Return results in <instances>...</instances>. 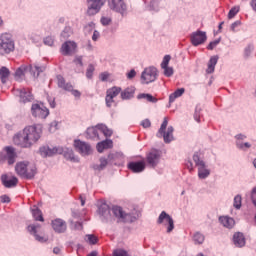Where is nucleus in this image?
Masks as SVG:
<instances>
[{"label":"nucleus","mask_w":256,"mask_h":256,"mask_svg":"<svg viewBox=\"0 0 256 256\" xmlns=\"http://www.w3.org/2000/svg\"><path fill=\"white\" fill-rule=\"evenodd\" d=\"M39 152L41 157H53V155H63L64 153V157L68 161H73L74 163H77V161H79V159L75 157V153H73L72 149H63V147L61 146L53 148L43 146L39 149Z\"/></svg>","instance_id":"obj_1"},{"label":"nucleus","mask_w":256,"mask_h":256,"mask_svg":"<svg viewBox=\"0 0 256 256\" xmlns=\"http://www.w3.org/2000/svg\"><path fill=\"white\" fill-rule=\"evenodd\" d=\"M42 131L37 126H28L23 130L22 147L29 148L33 143H37L41 139Z\"/></svg>","instance_id":"obj_2"},{"label":"nucleus","mask_w":256,"mask_h":256,"mask_svg":"<svg viewBox=\"0 0 256 256\" xmlns=\"http://www.w3.org/2000/svg\"><path fill=\"white\" fill-rule=\"evenodd\" d=\"M15 171L22 179H34L37 175V167L25 161L16 163Z\"/></svg>","instance_id":"obj_3"},{"label":"nucleus","mask_w":256,"mask_h":256,"mask_svg":"<svg viewBox=\"0 0 256 256\" xmlns=\"http://www.w3.org/2000/svg\"><path fill=\"white\" fill-rule=\"evenodd\" d=\"M45 71L44 66H27V65H22L20 66L16 72H15V79L16 81H21L23 77H25V73L30 72L33 77H39L40 73H43Z\"/></svg>","instance_id":"obj_4"},{"label":"nucleus","mask_w":256,"mask_h":256,"mask_svg":"<svg viewBox=\"0 0 256 256\" xmlns=\"http://www.w3.org/2000/svg\"><path fill=\"white\" fill-rule=\"evenodd\" d=\"M15 51V41L9 33H3L0 36V55H9Z\"/></svg>","instance_id":"obj_5"},{"label":"nucleus","mask_w":256,"mask_h":256,"mask_svg":"<svg viewBox=\"0 0 256 256\" xmlns=\"http://www.w3.org/2000/svg\"><path fill=\"white\" fill-rule=\"evenodd\" d=\"M168 125H169V120L167 119V117H165L160 126V129L156 134V137H159V138L163 137L164 143H171V141L175 139L173 137V132L175 131V129L173 128V126H169L167 128Z\"/></svg>","instance_id":"obj_6"},{"label":"nucleus","mask_w":256,"mask_h":256,"mask_svg":"<svg viewBox=\"0 0 256 256\" xmlns=\"http://www.w3.org/2000/svg\"><path fill=\"white\" fill-rule=\"evenodd\" d=\"M17 153L12 146H5L0 152V163H8V165L15 164Z\"/></svg>","instance_id":"obj_7"},{"label":"nucleus","mask_w":256,"mask_h":256,"mask_svg":"<svg viewBox=\"0 0 256 256\" xmlns=\"http://www.w3.org/2000/svg\"><path fill=\"white\" fill-rule=\"evenodd\" d=\"M193 161L198 167V177L199 179H207L209 175H211V171L207 169V166L205 165V161L201 160V157H199V153H195L193 155Z\"/></svg>","instance_id":"obj_8"},{"label":"nucleus","mask_w":256,"mask_h":256,"mask_svg":"<svg viewBox=\"0 0 256 256\" xmlns=\"http://www.w3.org/2000/svg\"><path fill=\"white\" fill-rule=\"evenodd\" d=\"M157 68L150 66L145 68L141 74V83L142 85H149V83H153L157 81Z\"/></svg>","instance_id":"obj_9"},{"label":"nucleus","mask_w":256,"mask_h":256,"mask_svg":"<svg viewBox=\"0 0 256 256\" xmlns=\"http://www.w3.org/2000/svg\"><path fill=\"white\" fill-rule=\"evenodd\" d=\"M112 213L121 223H133V221H135V217L129 213H124L123 208L120 206H113Z\"/></svg>","instance_id":"obj_10"},{"label":"nucleus","mask_w":256,"mask_h":256,"mask_svg":"<svg viewBox=\"0 0 256 256\" xmlns=\"http://www.w3.org/2000/svg\"><path fill=\"white\" fill-rule=\"evenodd\" d=\"M158 225H164V227H167V233H171L173 229H175V221H173V218L171 215L167 214V212L162 211L158 217L157 220Z\"/></svg>","instance_id":"obj_11"},{"label":"nucleus","mask_w":256,"mask_h":256,"mask_svg":"<svg viewBox=\"0 0 256 256\" xmlns=\"http://www.w3.org/2000/svg\"><path fill=\"white\" fill-rule=\"evenodd\" d=\"M161 161V152L157 149H151L146 154V163L149 167H152L155 169L157 165H159V162Z\"/></svg>","instance_id":"obj_12"},{"label":"nucleus","mask_w":256,"mask_h":256,"mask_svg":"<svg viewBox=\"0 0 256 256\" xmlns=\"http://www.w3.org/2000/svg\"><path fill=\"white\" fill-rule=\"evenodd\" d=\"M31 113L33 117L38 119H47V117H49V109L43 104H32Z\"/></svg>","instance_id":"obj_13"},{"label":"nucleus","mask_w":256,"mask_h":256,"mask_svg":"<svg viewBox=\"0 0 256 256\" xmlns=\"http://www.w3.org/2000/svg\"><path fill=\"white\" fill-rule=\"evenodd\" d=\"M105 3H107V0H87V14L90 15V17L97 15Z\"/></svg>","instance_id":"obj_14"},{"label":"nucleus","mask_w":256,"mask_h":256,"mask_svg":"<svg viewBox=\"0 0 256 256\" xmlns=\"http://www.w3.org/2000/svg\"><path fill=\"white\" fill-rule=\"evenodd\" d=\"M190 41L194 47H199V45H203L207 41V33L201 30L193 32L190 36Z\"/></svg>","instance_id":"obj_15"},{"label":"nucleus","mask_w":256,"mask_h":256,"mask_svg":"<svg viewBox=\"0 0 256 256\" xmlns=\"http://www.w3.org/2000/svg\"><path fill=\"white\" fill-rule=\"evenodd\" d=\"M121 93V87L114 86L106 91V106L113 107V103H115V97Z\"/></svg>","instance_id":"obj_16"},{"label":"nucleus","mask_w":256,"mask_h":256,"mask_svg":"<svg viewBox=\"0 0 256 256\" xmlns=\"http://www.w3.org/2000/svg\"><path fill=\"white\" fill-rule=\"evenodd\" d=\"M74 147L76 151H78V153H80L81 155H91L93 151L89 143L83 142L81 140H75Z\"/></svg>","instance_id":"obj_17"},{"label":"nucleus","mask_w":256,"mask_h":256,"mask_svg":"<svg viewBox=\"0 0 256 256\" xmlns=\"http://www.w3.org/2000/svg\"><path fill=\"white\" fill-rule=\"evenodd\" d=\"M77 49V43L74 41H66L61 46V53L62 55H73L75 53V50Z\"/></svg>","instance_id":"obj_18"},{"label":"nucleus","mask_w":256,"mask_h":256,"mask_svg":"<svg viewBox=\"0 0 256 256\" xmlns=\"http://www.w3.org/2000/svg\"><path fill=\"white\" fill-rule=\"evenodd\" d=\"M51 225L55 233H65L67 231V222L61 218L52 220Z\"/></svg>","instance_id":"obj_19"},{"label":"nucleus","mask_w":256,"mask_h":256,"mask_svg":"<svg viewBox=\"0 0 256 256\" xmlns=\"http://www.w3.org/2000/svg\"><path fill=\"white\" fill-rule=\"evenodd\" d=\"M2 185L7 189H11L12 187H17V183H19V179L15 176L9 177L7 174H3L1 176Z\"/></svg>","instance_id":"obj_20"},{"label":"nucleus","mask_w":256,"mask_h":256,"mask_svg":"<svg viewBox=\"0 0 256 256\" xmlns=\"http://www.w3.org/2000/svg\"><path fill=\"white\" fill-rule=\"evenodd\" d=\"M108 5L110 9L116 11L117 13H123V11L127 9V6L125 5V2H123V0H109Z\"/></svg>","instance_id":"obj_21"},{"label":"nucleus","mask_w":256,"mask_h":256,"mask_svg":"<svg viewBox=\"0 0 256 256\" xmlns=\"http://www.w3.org/2000/svg\"><path fill=\"white\" fill-rule=\"evenodd\" d=\"M98 213L102 221H111V208L107 204H101L98 208Z\"/></svg>","instance_id":"obj_22"},{"label":"nucleus","mask_w":256,"mask_h":256,"mask_svg":"<svg viewBox=\"0 0 256 256\" xmlns=\"http://www.w3.org/2000/svg\"><path fill=\"white\" fill-rule=\"evenodd\" d=\"M127 168L132 171V173H143V171H145V161L130 162Z\"/></svg>","instance_id":"obj_23"},{"label":"nucleus","mask_w":256,"mask_h":256,"mask_svg":"<svg viewBox=\"0 0 256 256\" xmlns=\"http://www.w3.org/2000/svg\"><path fill=\"white\" fill-rule=\"evenodd\" d=\"M16 93L20 97V103H30V101H33V94L25 88L16 90Z\"/></svg>","instance_id":"obj_24"},{"label":"nucleus","mask_w":256,"mask_h":256,"mask_svg":"<svg viewBox=\"0 0 256 256\" xmlns=\"http://www.w3.org/2000/svg\"><path fill=\"white\" fill-rule=\"evenodd\" d=\"M96 149L98 153H103L105 149H113V140L106 139L98 142L96 145Z\"/></svg>","instance_id":"obj_25"},{"label":"nucleus","mask_w":256,"mask_h":256,"mask_svg":"<svg viewBox=\"0 0 256 256\" xmlns=\"http://www.w3.org/2000/svg\"><path fill=\"white\" fill-rule=\"evenodd\" d=\"M219 222L223 227H226V229H233L235 227V219L229 216H220Z\"/></svg>","instance_id":"obj_26"},{"label":"nucleus","mask_w":256,"mask_h":256,"mask_svg":"<svg viewBox=\"0 0 256 256\" xmlns=\"http://www.w3.org/2000/svg\"><path fill=\"white\" fill-rule=\"evenodd\" d=\"M135 95V87L131 86L128 87L126 89H124L123 91L121 90L120 92V97L121 99H123V101L127 100V99H133Z\"/></svg>","instance_id":"obj_27"},{"label":"nucleus","mask_w":256,"mask_h":256,"mask_svg":"<svg viewBox=\"0 0 256 256\" xmlns=\"http://www.w3.org/2000/svg\"><path fill=\"white\" fill-rule=\"evenodd\" d=\"M233 241L236 247H245V236L243 235V233H235L233 236Z\"/></svg>","instance_id":"obj_28"},{"label":"nucleus","mask_w":256,"mask_h":256,"mask_svg":"<svg viewBox=\"0 0 256 256\" xmlns=\"http://www.w3.org/2000/svg\"><path fill=\"white\" fill-rule=\"evenodd\" d=\"M219 61V56H212L208 62V67L206 69V73L208 75H211V73H215V66L217 65V62Z\"/></svg>","instance_id":"obj_29"},{"label":"nucleus","mask_w":256,"mask_h":256,"mask_svg":"<svg viewBox=\"0 0 256 256\" xmlns=\"http://www.w3.org/2000/svg\"><path fill=\"white\" fill-rule=\"evenodd\" d=\"M57 81L58 87H60V89H64V91H72L73 85H71V83H65V78H63V76L58 75Z\"/></svg>","instance_id":"obj_30"},{"label":"nucleus","mask_w":256,"mask_h":256,"mask_svg":"<svg viewBox=\"0 0 256 256\" xmlns=\"http://www.w3.org/2000/svg\"><path fill=\"white\" fill-rule=\"evenodd\" d=\"M86 139H97L99 141V131L97 130V126L95 127H90L86 130Z\"/></svg>","instance_id":"obj_31"},{"label":"nucleus","mask_w":256,"mask_h":256,"mask_svg":"<svg viewBox=\"0 0 256 256\" xmlns=\"http://www.w3.org/2000/svg\"><path fill=\"white\" fill-rule=\"evenodd\" d=\"M9 75H11V71H9V68L2 66L0 68V80L3 85L7 83V80L9 79Z\"/></svg>","instance_id":"obj_32"},{"label":"nucleus","mask_w":256,"mask_h":256,"mask_svg":"<svg viewBox=\"0 0 256 256\" xmlns=\"http://www.w3.org/2000/svg\"><path fill=\"white\" fill-rule=\"evenodd\" d=\"M38 227H39V226L29 225V226H28V231H29L30 233H33V235H34L36 241H39L40 243H45V241H47V239H45L44 237H41V236H39V234H37V228H38Z\"/></svg>","instance_id":"obj_33"},{"label":"nucleus","mask_w":256,"mask_h":256,"mask_svg":"<svg viewBox=\"0 0 256 256\" xmlns=\"http://www.w3.org/2000/svg\"><path fill=\"white\" fill-rule=\"evenodd\" d=\"M185 93V88H178L169 96V103H174L175 99H179Z\"/></svg>","instance_id":"obj_34"},{"label":"nucleus","mask_w":256,"mask_h":256,"mask_svg":"<svg viewBox=\"0 0 256 256\" xmlns=\"http://www.w3.org/2000/svg\"><path fill=\"white\" fill-rule=\"evenodd\" d=\"M96 127L100 133H103L104 137L113 135V130L109 129L105 124H98Z\"/></svg>","instance_id":"obj_35"},{"label":"nucleus","mask_w":256,"mask_h":256,"mask_svg":"<svg viewBox=\"0 0 256 256\" xmlns=\"http://www.w3.org/2000/svg\"><path fill=\"white\" fill-rule=\"evenodd\" d=\"M32 216L35 219V221H45V219H43V212H41V210L37 206H33Z\"/></svg>","instance_id":"obj_36"},{"label":"nucleus","mask_w":256,"mask_h":256,"mask_svg":"<svg viewBox=\"0 0 256 256\" xmlns=\"http://www.w3.org/2000/svg\"><path fill=\"white\" fill-rule=\"evenodd\" d=\"M193 241L195 245H203L205 242V235H203L201 232H196L193 235Z\"/></svg>","instance_id":"obj_37"},{"label":"nucleus","mask_w":256,"mask_h":256,"mask_svg":"<svg viewBox=\"0 0 256 256\" xmlns=\"http://www.w3.org/2000/svg\"><path fill=\"white\" fill-rule=\"evenodd\" d=\"M138 99H147L150 103H157V98L153 97V95L151 94H139L137 96Z\"/></svg>","instance_id":"obj_38"},{"label":"nucleus","mask_w":256,"mask_h":256,"mask_svg":"<svg viewBox=\"0 0 256 256\" xmlns=\"http://www.w3.org/2000/svg\"><path fill=\"white\" fill-rule=\"evenodd\" d=\"M73 35V30L71 27H65L64 30L61 33V38L62 39H69Z\"/></svg>","instance_id":"obj_39"},{"label":"nucleus","mask_w":256,"mask_h":256,"mask_svg":"<svg viewBox=\"0 0 256 256\" xmlns=\"http://www.w3.org/2000/svg\"><path fill=\"white\" fill-rule=\"evenodd\" d=\"M85 241H87V243H89L90 245H97V236L93 235V234H87L85 236Z\"/></svg>","instance_id":"obj_40"},{"label":"nucleus","mask_w":256,"mask_h":256,"mask_svg":"<svg viewBox=\"0 0 256 256\" xmlns=\"http://www.w3.org/2000/svg\"><path fill=\"white\" fill-rule=\"evenodd\" d=\"M108 163L109 162L106 160V158H100V165H95L94 169H96L98 171H103V169H105V167H107Z\"/></svg>","instance_id":"obj_41"},{"label":"nucleus","mask_w":256,"mask_h":256,"mask_svg":"<svg viewBox=\"0 0 256 256\" xmlns=\"http://www.w3.org/2000/svg\"><path fill=\"white\" fill-rule=\"evenodd\" d=\"M241 205H242V198L241 195H236L234 197V202H233V207L235 209H241Z\"/></svg>","instance_id":"obj_42"},{"label":"nucleus","mask_w":256,"mask_h":256,"mask_svg":"<svg viewBox=\"0 0 256 256\" xmlns=\"http://www.w3.org/2000/svg\"><path fill=\"white\" fill-rule=\"evenodd\" d=\"M95 72V66L93 64H89L87 70H86V77L87 79L93 78V73Z\"/></svg>","instance_id":"obj_43"},{"label":"nucleus","mask_w":256,"mask_h":256,"mask_svg":"<svg viewBox=\"0 0 256 256\" xmlns=\"http://www.w3.org/2000/svg\"><path fill=\"white\" fill-rule=\"evenodd\" d=\"M71 229L73 231H83V223L81 222H72Z\"/></svg>","instance_id":"obj_44"},{"label":"nucleus","mask_w":256,"mask_h":256,"mask_svg":"<svg viewBox=\"0 0 256 256\" xmlns=\"http://www.w3.org/2000/svg\"><path fill=\"white\" fill-rule=\"evenodd\" d=\"M194 119L197 121V123L201 122V106H196Z\"/></svg>","instance_id":"obj_45"},{"label":"nucleus","mask_w":256,"mask_h":256,"mask_svg":"<svg viewBox=\"0 0 256 256\" xmlns=\"http://www.w3.org/2000/svg\"><path fill=\"white\" fill-rule=\"evenodd\" d=\"M237 13H239V6H235V7L231 8L228 13V19H233V17H235V15H237Z\"/></svg>","instance_id":"obj_46"},{"label":"nucleus","mask_w":256,"mask_h":256,"mask_svg":"<svg viewBox=\"0 0 256 256\" xmlns=\"http://www.w3.org/2000/svg\"><path fill=\"white\" fill-rule=\"evenodd\" d=\"M236 145L238 149H242L243 151H245V149L251 148V145L249 144V142L243 143V142L237 141Z\"/></svg>","instance_id":"obj_47"},{"label":"nucleus","mask_w":256,"mask_h":256,"mask_svg":"<svg viewBox=\"0 0 256 256\" xmlns=\"http://www.w3.org/2000/svg\"><path fill=\"white\" fill-rule=\"evenodd\" d=\"M55 44V38L48 36L46 38H44V45H48V47H53V45Z\"/></svg>","instance_id":"obj_48"},{"label":"nucleus","mask_w":256,"mask_h":256,"mask_svg":"<svg viewBox=\"0 0 256 256\" xmlns=\"http://www.w3.org/2000/svg\"><path fill=\"white\" fill-rule=\"evenodd\" d=\"M169 61H171V55H165L161 63V68L169 67Z\"/></svg>","instance_id":"obj_49"},{"label":"nucleus","mask_w":256,"mask_h":256,"mask_svg":"<svg viewBox=\"0 0 256 256\" xmlns=\"http://www.w3.org/2000/svg\"><path fill=\"white\" fill-rule=\"evenodd\" d=\"M162 69H164L165 77H172L174 73L173 67L166 66L165 68H162Z\"/></svg>","instance_id":"obj_50"},{"label":"nucleus","mask_w":256,"mask_h":256,"mask_svg":"<svg viewBox=\"0 0 256 256\" xmlns=\"http://www.w3.org/2000/svg\"><path fill=\"white\" fill-rule=\"evenodd\" d=\"M253 49H254V47H253V45H251V44H249V45L245 48V50H244V57H245L246 59L250 57L251 52L253 51Z\"/></svg>","instance_id":"obj_51"},{"label":"nucleus","mask_w":256,"mask_h":256,"mask_svg":"<svg viewBox=\"0 0 256 256\" xmlns=\"http://www.w3.org/2000/svg\"><path fill=\"white\" fill-rule=\"evenodd\" d=\"M218 43H221V39H217V40H214L212 42H210L207 46V49L209 51H213L215 49V47L217 46Z\"/></svg>","instance_id":"obj_52"},{"label":"nucleus","mask_w":256,"mask_h":256,"mask_svg":"<svg viewBox=\"0 0 256 256\" xmlns=\"http://www.w3.org/2000/svg\"><path fill=\"white\" fill-rule=\"evenodd\" d=\"M159 1L161 0H152L150 3V9L157 11L159 9Z\"/></svg>","instance_id":"obj_53"},{"label":"nucleus","mask_w":256,"mask_h":256,"mask_svg":"<svg viewBox=\"0 0 256 256\" xmlns=\"http://www.w3.org/2000/svg\"><path fill=\"white\" fill-rule=\"evenodd\" d=\"M113 256H129V254L127 253V251L120 249L114 251Z\"/></svg>","instance_id":"obj_54"},{"label":"nucleus","mask_w":256,"mask_h":256,"mask_svg":"<svg viewBox=\"0 0 256 256\" xmlns=\"http://www.w3.org/2000/svg\"><path fill=\"white\" fill-rule=\"evenodd\" d=\"M141 125L144 127V129H149V127H151V120L145 119L141 122Z\"/></svg>","instance_id":"obj_55"},{"label":"nucleus","mask_w":256,"mask_h":256,"mask_svg":"<svg viewBox=\"0 0 256 256\" xmlns=\"http://www.w3.org/2000/svg\"><path fill=\"white\" fill-rule=\"evenodd\" d=\"M0 201H1V203H11V198H9V196H7V195H2L0 197Z\"/></svg>","instance_id":"obj_56"},{"label":"nucleus","mask_w":256,"mask_h":256,"mask_svg":"<svg viewBox=\"0 0 256 256\" xmlns=\"http://www.w3.org/2000/svg\"><path fill=\"white\" fill-rule=\"evenodd\" d=\"M137 75V72L132 69L127 73V79H134V77Z\"/></svg>","instance_id":"obj_57"},{"label":"nucleus","mask_w":256,"mask_h":256,"mask_svg":"<svg viewBox=\"0 0 256 256\" xmlns=\"http://www.w3.org/2000/svg\"><path fill=\"white\" fill-rule=\"evenodd\" d=\"M109 23H111V18H107V17H102L101 18V24L104 26L109 25Z\"/></svg>","instance_id":"obj_58"},{"label":"nucleus","mask_w":256,"mask_h":256,"mask_svg":"<svg viewBox=\"0 0 256 256\" xmlns=\"http://www.w3.org/2000/svg\"><path fill=\"white\" fill-rule=\"evenodd\" d=\"M239 25H241V21H235L234 23H232L230 26L231 31H235V29H237Z\"/></svg>","instance_id":"obj_59"},{"label":"nucleus","mask_w":256,"mask_h":256,"mask_svg":"<svg viewBox=\"0 0 256 256\" xmlns=\"http://www.w3.org/2000/svg\"><path fill=\"white\" fill-rule=\"evenodd\" d=\"M66 91H71L72 95L74 97H81V92H79V90H73V86H72V90H66Z\"/></svg>","instance_id":"obj_60"},{"label":"nucleus","mask_w":256,"mask_h":256,"mask_svg":"<svg viewBox=\"0 0 256 256\" xmlns=\"http://www.w3.org/2000/svg\"><path fill=\"white\" fill-rule=\"evenodd\" d=\"M100 37L99 31L95 30L92 35V40L97 41Z\"/></svg>","instance_id":"obj_61"},{"label":"nucleus","mask_w":256,"mask_h":256,"mask_svg":"<svg viewBox=\"0 0 256 256\" xmlns=\"http://www.w3.org/2000/svg\"><path fill=\"white\" fill-rule=\"evenodd\" d=\"M107 79H109V74L107 72L100 74L101 81H106Z\"/></svg>","instance_id":"obj_62"},{"label":"nucleus","mask_w":256,"mask_h":256,"mask_svg":"<svg viewBox=\"0 0 256 256\" xmlns=\"http://www.w3.org/2000/svg\"><path fill=\"white\" fill-rule=\"evenodd\" d=\"M186 167L187 169H189V171H193V162H191V160H188L186 162Z\"/></svg>","instance_id":"obj_63"},{"label":"nucleus","mask_w":256,"mask_h":256,"mask_svg":"<svg viewBox=\"0 0 256 256\" xmlns=\"http://www.w3.org/2000/svg\"><path fill=\"white\" fill-rule=\"evenodd\" d=\"M75 63H77V65H80V67H83V59L81 57L76 58Z\"/></svg>","instance_id":"obj_64"}]
</instances>
